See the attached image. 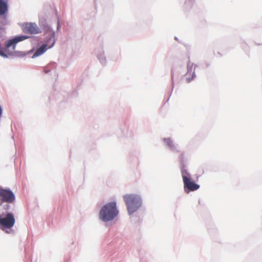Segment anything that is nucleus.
I'll return each mask as SVG.
<instances>
[{"label": "nucleus", "instance_id": "1", "mask_svg": "<svg viewBox=\"0 0 262 262\" xmlns=\"http://www.w3.org/2000/svg\"><path fill=\"white\" fill-rule=\"evenodd\" d=\"M118 214L115 202H110L104 205L99 212L100 219L108 222L113 220Z\"/></svg>", "mask_w": 262, "mask_h": 262}, {"label": "nucleus", "instance_id": "2", "mask_svg": "<svg viewBox=\"0 0 262 262\" xmlns=\"http://www.w3.org/2000/svg\"><path fill=\"white\" fill-rule=\"evenodd\" d=\"M123 199L129 214L136 212L141 206V200L137 195L133 194H126L124 195Z\"/></svg>", "mask_w": 262, "mask_h": 262}, {"label": "nucleus", "instance_id": "3", "mask_svg": "<svg viewBox=\"0 0 262 262\" xmlns=\"http://www.w3.org/2000/svg\"><path fill=\"white\" fill-rule=\"evenodd\" d=\"M181 172L185 191L188 192L189 191L196 190L199 188L200 186L198 184L190 180V175L186 170H182Z\"/></svg>", "mask_w": 262, "mask_h": 262}, {"label": "nucleus", "instance_id": "4", "mask_svg": "<svg viewBox=\"0 0 262 262\" xmlns=\"http://www.w3.org/2000/svg\"><path fill=\"white\" fill-rule=\"evenodd\" d=\"M15 223L14 215L11 213H8L6 215H0V229L3 231L5 229H10L13 227Z\"/></svg>", "mask_w": 262, "mask_h": 262}, {"label": "nucleus", "instance_id": "5", "mask_svg": "<svg viewBox=\"0 0 262 262\" xmlns=\"http://www.w3.org/2000/svg\"><path fill=\"white\" fill-rule=\"evenodd\" d=\"M20 27L25 33L33 34L41 32L38 26L34 23H25L22 24Z\"/></svg>", "mask_w": 262, "mask_h": 262}, {"label": "nucleus", "instance_id": "6", "mask_svg": "<svg viewBox=\"0 0 262 262\" xmlns=\"http://www.w3.org/2000/svg\"><path fill=\"white\" fill-rule=\"evenodd\" d=\"M0 196L3 197V200L7 203H12L15 200V196L10 190L0 188Z\"/></svg>", "mask_w": 262, "mask_h": 262}, {"label": "nucleus", "instance_id": "7", "mask_svg": "<svg viewBox=\"0 0 262 262\" xmlns=\"http://www.w3.org/2000/svg\"><path fill=\"white\" fill-rule=\"evenodd\" d=\"M8 9V0H0V15L5 14Z\"/></svg>", "mask_w": 262, "mask_h": 262}, {"label": "nucleus", "instance_id": "8", "mask_svg": "<svg viewBox=\"0 0 262 262\" xmlns=\"http://www.w3.org/2000/svg\"><path fill=\"white\" fill-rule=\"evenodd\" d=\"M47 50V45L44 44L40 47L37 50L35 51L34 54L33 55V57H35L39 56L44 53Z\"/></svg>", "mask_w": 262, "mask_h": 262}, {"label": "nucleus", "instance_id": "9", "mask_svg": "<svg viewBox=\"0 0 262 262\" xmlns=\"http://www.w3.org/2000/svg\"><path fill=\"white\" fill-rule=\"evenodd\" d=\"M164 141L165 142V143L166 144V145L168 146H169L170 148H173L174 147L173 142L170 139H169V138L164 139Z\"/></svg>", "mask_w": 262, "mask_h": 262}, {"label": "nucleus", "instance_id": "10", "mask_svg": "<svg viewBox=\"0 0 262 262\" xmlns=\"http://www.w3.org/2000/svg\"><path fill=\"white\" fill-rule=\"evenodd\" d=\"M194 72H193L192 74L191 77H188L186 78V82H188V83L190 82L191 80H192V79L194 78Z\"/></svg>", "mask_w": 262, "mask_h": 262}, {"label": "nucleus", "instance_id": "11", "mask_svg": "<svg viewBox=\"0 0 262 262\" xmlns=\"http://www.w3.org/2000/svg\"><path fill=\"white\" fill-rule=\"evenodd\" d=\"M193 66V63H191L190 62H189L187 64L188 68L189 69L188 71L189 70V69L192 68Z\"/></svg>", "mask_w": 262, "mask_h": 262}, {"label": "nucleus", "instance_id": "12", "mask_svg": "<svg viewBox=\"0 0 262 262\" xmlns=\"http://www.w3.org/2000/svg\"><path fill=\"white\" fill-rule=\"evenodd\" d=\"M5 232L7 233H9L8 231H6Z\"/></svg>", "mask_w": 262, "mask_h": 262}]
</instances>
